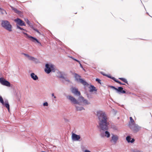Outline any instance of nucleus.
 <instances>
[{"mask_svg": "<svg viewBox=\"0 0 152 152\" xmlns=\"http://www.w3.org/2000/svg\"><path fill=\"white\" fill-rule=\"evenodd\" d=\"M96 115L99 120V125L97 127L99 128L100 136L101 137H106L109 138L110 136V134L107 130L109 128V123L107 121V115L104 112L99 110L96 112Z\"/></svg>", "mask_w": 152, "mask_h": 152, "instance_id": "f257e3e1", "label": "nucleus"}, {"mask_svg": "<svg viewBox=\"0 0 152 152\" xmlns=\"http://www.w3.org/2000/svg\"><path fill=\"white\" fill-rule=\"evenodd\" d=\"M67 97L70 101L72 104H75V106L76 111H81L85 110V109L83 107L80 106L81 104L80 102L77 101L74 97L69 95Z\"/></svg>", "mask_w": 152, "mask_h": 152, "instance_id": "f03ea898", "label": "nucleus"}, {"mask_svg": "<svg viewBox=\"0 0 152 152\" xmlns=\"http://www.w3.org/2000/svg\"><path fill=\"white\" fill-rule=\"evenodd\" d=\"M1 25L3 28L10 32L12 31V28L10 22L7 20H2L1 21Z\"/></svg>", "mask_w": 152, "mask_h": 152, "instance_id": "7ed1b4c3", "label": "nucleus"}, {"mask_svg": "<svg viewBox=\"0 0 152 152\" xmlns=\"http://www.w3.org/2000/svg\"><path fill=\"white\" fill-rule=\"evenodd\" d=\"M45 71L48 74L50 73L51 72H55L54 66L52 64H45Z\"/></svg>", "mask_w": 152, "mask_h": 152, "instance_id": "20e7f679", "label": "nucleus"}, {"mask_svg": "<svg viewBox=\"0 0 152 152\" xmlns=\"http://www.w3.org/2000/svg\"><path fill=\"white\" fill-rule=\"evenodd\" d=\"M57 74L58 78H62L64 79L62 80L63 83H65L66 81L68 83L70 82V81L66 77V74H65L64 72L58 71Z\"/></svg>", "mask_w": 152, "mask_h": 152, "instance_id": "39448f33", "label": "nucleus"}, {"mask_svg": "<svg viewBox=\"0 0 152 152\" xmlns=\"http://www.w3.org/2000/svg\"><path fill=\"white\" fill-rule=\"evenodd\" d=\"M74 76L75 80L77 82L80 83L84 86L88 85V83L85 80L81 78V76L78 74L75 73Z\"/></svg>", "mask_w": 152, "mask_h": 152, "instance_id": "423d86ee", "label": "nucleus"}, {"mask_svg": "<svg viewBox=\"0 0 152 152\" xmlns=\"http://www.w3.org/2000/svg\"><path fill=\"white\" fill-rule=\"evenodd\" d=\"M129 126L134 132H138L141 128V127L135 123H129Z\"/></svg>", "mask_w": 152, "mask_h": 152, "instance_id": "0eeeda50", "label": "nucleus"}, {"mask_svg": "<svg viewBox=\"0 0 152 152\" xmlns=\"http://www.w3.org/2000/svg\"><path fill=\"white\" fill-rule=\"evenodd\" d=\"M23 34L26 36L27 38L30 39L32 42L34 43H37L40 45H42L41 43L39 42L38 40L35 37H33L32 36L29 35L27 33L24 32H22Z\"/></svg>", "mask_w": 152, "mask_h": 152, "instance_id": "6e6552de", "label": "nucleus"}, {"mask_svg": "<svg viewBox=\"0 0 152 152\" xmlns=\"http://www.w3.org/2000/svg\"><path fill=\"white\" fill-rule=\"evenodd\" d=\"M109 87L117 91L120 93L125 94L126 92L125 90H123V88L121 86L118 87L117 88L115 87L112 86H109Z\"/></svg>", "mask_w": 152, "mask_h": 152, "instance_id": "1a4fd4ad", "label": "nucleus"}, {"mask_svg": "<svg viewBox=\"0 0 152 152\" xmlns=\"http://www.w3.org/2000/svg\"><path fill=\"white\" fill-rule=\"evenodd\" d=\"M71 137L72 140L73 141H80L82 140L80 135H77L73 132L72 133Z\"/></svg>", "mask_w": 152, "mask_h": 152, "instance_id": "9d476101", "label": "nucleus"}, {"mask_svg": "<svg viewBox=\"0 0 152 152\" xmlns=\"http://www.w3.org/2000/svg\"><path fill=\"white\" fill-rule=\"evenodd\" d=\"M0 83L2 85L8 87H10L11 86L10 83L2 77L0 78Z\"/></svg>", "mask_w": 152, "mask_h": 152, "instance_id": "9b49d317", "label": "nucleus"}, {"mask_svg": "<svg viewBox=\"0 0 152 152\" xmlns=\"http://www.w3.org/2000/svg\"><path fill=\"white\" fill-rule=\"evenodd\" d=\"M72 92L76 96H80L81 95L80 92L78 91L77 88L75 87H72L71 88Z\"/></svg>", "mask_w": 152, "mask_h": 152, "instance_id": "f8f14e48", "label": "nucleus"}, {"mask_svg": "<svg viewBox=\"0 0 152 152\" xmlns=\"http://www.w3.org/2000/svg\"><path fill=\"white\" fill-rule=\"evenodd\" d=\"M14 21L15 22L18 24L17 25L18 26L20 25L21 26H26L24 22L19 18H17L15 19Z\"/></svg>", "mask_w": 152, "mask_h": 152, "instance_id": "ddd939ff", "label": "nucleus"}, {"mask_svg": "<svg viewBox=\"0 0 152 152\" xmlns=\"http://www.w3.org/2000/svg\"><path fill=\"white\" fill-rule=\"evenodd\" d=\"M118 140V137L117 135L112 134L111 140V141H113L114 143H116Z\"/></svg>", "mask_w": 152, "mask_h": 152, "instance_id": "4468645a", "label": "nucleus"}, {"mask_svg": "<svg viewBox=\"0 0 152 152\" xmlns=\"http://www.w3.org/2000/svg\"><path fill=\"white\" fill-rule=\"evenodd\" d=\"M126 140L128 143H133L135 141L134 139V138L132 139L130 136H127Z\"/></svg>", "mask_w": 152, "mask_h": 152, "instance_id": "2eb2a0df", "label": "nucleus"}, {"mask_svg": "<svg viewBox=\"0 0 152 152\" xmlns=\"http://www.w3.org/2000/svg\"><path fill=\"white\" fill-rule=\"evenodd\" d=\"M80 98L85 105H88L90 104V102L87 99H85L82 96H81Z\"/></svg>", "mask_w": 152, "mask_h": 152, "instance_id": "dca6fc26", "label": "nucleus"}, {"mask_svg": "<svg viewBox=\"0 0 152 152\" xmlns=\"http://www.w3.org/2000/svg\"><path fill=\"white\" fill-rule=\"evenodd\" d=\"M31 78L34 80H36L38 79V77L37 75L34 73H32L30 74Z\"/></svg>", "mask_w": 152, "mask_h": 152, "instance_id": "f3484780", "label": "nucleus"}, {"mask_svg": "<svg viewBox=\"0 0 152 152\" xmlns=\"http://www.w3.org/2000/svg\"><path fill=\"white\" fill-rule=\"evenodd\" d=\"M89 88L90 89L89 91L91 92L94 91H96L97 90L96 88L93 85H91Z\"/></svg>", "mask_w": 152, "mask_h": 152, "instance_id": "a211bd4d", "label": "nucleus"}, {"mask_svg": "<svg viewBox=\"0 0 152 152\" xmlns=\"http://www.w3.org/2000/svg\"><path fill=\"white\" fill-rule=\"evenodd\" d=\"M4 105L7 109L8 111H10V105L7 100H6L4 102V104H2Z\"/></svg>", "mask_w": 152, "mask_h": 152, "instance_id": "6ab92c4d", "label": "nucleus"}, {"mask_svg": "<svg viewBox=\"0 0 152 152\" xmlns=\"http://www.w3.org/2000/svg\"><path fill=\"white\" fill-rule=\"evenodd\" d=\"M10 7L12 10H14L15 13L18 14H20L21 13V12L17 10L16 8H14L13 7L11 6H10Z\"/></svg>", "mask_w": 152, "mask_h": 152, "instance_id": "aec40b11", "label": "nucleus"}, {"mask_svg": "<svg viewBox=\"0 0 152 152\" xmlns=\"http://www.w3.org/2000/svg\"><path fill=\"white\" fill-rule=\"evenodd\" d=\"M119 79L121 80V81L127 84L128 85V81L127 80L124 78L123 77H120L119 78Z\"/></svg>", "mask_w": 152, "mask_h": 152, "instance_id": "412c9836", "label": "nucleus"}, {"mask_svg": "<svg viewBox=\"0 0 152 152\" xmlns=\"http://www.w3.org/2000/svg\"><path fill=\"white\" fill-rule=\"evenodd\" d=\"M105 76L110 78V79L113 80L114 81L115 80V79H116L114 77L111 76V75H110L106 74Z\"/></svg>", "mask_w": 152, "mask_h": 152, "instance_id": "4be33fe9", "label": "nucleus"}, {"mask_svg": "<svg viewBox=\"0 0 152 152\" xmlns=\"http://www.w3.org/2000/svg\"><path fill=\"white\" fill-rule=\"evenodd\" d=\"M28 58L30 60L34 61H35V60H37V59L35 58L34 57L30 56H29Z\"/></svg>", "mask_w": 152, "mask_h": 152, "instance_id": "5701e85b", "label": "nucleus"}, {"mask_svg": "<svg viewBox=\"0 0 152 152\" xmlns=\"http://www.w3.org/2000/svg\"><path fill=\"white\" fill-rule=\"evenodd\" d=\"M131 151L132 152H143L142 151L137 149H132L131 150Z\"/></svg>", "mask_w": 152, "mask_h": 152, "instance_id": "b1692460", "label": "nucleus"}, {"mask_svg": "<svg viewBox=\"0 0 152 152\" xmlns=\"http://www.w3.org/2000/svg\"><path fill=\"white\" fill-rule=\"evenodd\" d=\"M16 28L17 29H19L21 30H24V31H26V30L25 29H23V28L21 27L20 26H19L18 25H17V24H16Z\"/></svg>", "mask_w": 152, "mask_h": 152, "instance_id": "393cba45", "label": "nucleus"}, {"mask_svg": "<svg viewBox=\"0 0 152 152\" xmlns=\"http://www.w3.org/2000/svg\"><path fill=\"white\" fill-rule=\"evenodd\" d=\"M115 82L118 83L120 85H125V84L124 83H122L120 81H118V80H116V79H115V80L114 81Z\"/></svg>", "mask_w": 152, "mask_h": 152, "instance_id": "a878e982", "label": "nucleus"}, {"mask_svg": "<svg viewBox=\"0 0 152 152\" xmlns=\"http://www.w3.org/2000/svg\"><path fill=\"white\" fill-rule=\"evenodd\" d=\"M0 102L2 104H4V101L2 97V96H0Z\"/></svg>", "mask_w": 152, "mask_h": 152, "instance_id": "bb28decb", "label": "nucleus"}, {"mask_svg": "<svg viewBox=\"0 0 152 152\" xmlns=\"http://www.w3.org/2000/svg\"><path fill=\"white\" fill-rule=\"evenodd\" d=\"M96 81L98 83L101 84V80L100 79L98 78H96Z\"/></svg>", "mask_w": 152, "mask_h": 152, "instance_id": "cd10ccee", "label": "nucleus"}, {"mask_svg": "<svg viewBox=\"0 0 152 152\" xmlns=\"http://www.w3.org/2000/svg\"><path fill=\"white\" fill-rule=\"evenodd\" d=\"M70 58H71L72 59H73L74 60L77 62L78 63H80V61H79L78 60L73 58L72 57H71Z\"/></svg>", "mask_w": 152, "mask_h": 152, "instance_id": "c85d7f7f", "label": "nucleus"}, {"mask_svg": "<svg viewBox=\"0 0 152 152\" xmlns=\"http://www.w3.org/2000/svg\"><path fill=\"white\" fill-rule=\"evenodd\" d=\"M25 20L28 24H28H30V22H29V20H28V19H25Z\"/></svg>", "mask_w": 152, "mask_h": 152, "instance_id": "c756f323", "label": "nucleus"}, {"mask_svg": "<svg viewBox=\"0 0 152 152\" xmlns=\"http://www.w3.org/2000/svg\"><path fill=\"white\" fill-rule=\"evenodd\" d=\"M129 118L131 123H133L134 122V120L132 118V117H131Z\"/></svg>", "mask_w": 152, "mask_h": 152, "instance_id": "7c9ffc66", "label": "nucleus"}, {"mask_svg": "<svg viewBox=\"0 0 152 152\" xmlns=\"http://www.w3.org/2000/svg\"><path fill=\"white\" fill-rule=\"evenodd\" d=\"M35 31L37 32L39 34H40V32L37 29H36L34 28L33 29Z\"/></svg>", "mask_w": 152, "mask_h": 152, "instance_id": "2f4dec72", "label": "nucleus"}, {"mask_svg": "<svg viewBox=\"0 0 152 152\" xmlns=\"http://www.w3.org/2000/svg\"><path fill=\"white\" fill-rule=\"evenodd\" d=\"M43 105L44 106H48V103L47 102H44L43 104Z\"/></svg>", "mask_w": 152, "mask_h": 152, "instance_id": "473e14b6", "label": "nucleus"}, {"mask_svg": "<svg viewBox=\"0 0 152 152\" xmlns=\"http://www.w3.org/2000/svg\"><path fill=\"white\" fill-rule=\"evenodd\" d=\"M28 25L32 29H33V28H34L33 25L31 23H30V24H28Z\"/></svg>", "mask_w": 152, "mask_h": 152, "instance_id": "72a5a7b5", "label": "nucleus"}, {"mask_svg": "<svg viewBox=\"0 0 152 152\" xmlns=\"http://www.w3.org/2000/svg\"><path fill=\"white\" fill-rule=\"evenodd\" d=\"M87 97L89 99L91 98H92L91 95H89L88 94L87 95Z\"/></svg>", "mask_w": 152, "mask_h": 152, "instance_id": "f704fd0d", "label": "nucleus"}, {"mask_svg": "<svg viewBox=\"0 0 152 152\" xmlns=\"http://www.w3.org/2000/svg\"><path fill=\"white\" fill-rule=\"evenodd\" d=\"M25 56H26L28 58H29V56H29L27 54H26V53H23V54Z\"/></svg>", "mask_w": 152, "mask_h": 152, "instance_id": "c9c22d12", "label": "nucleus"}, {"mask_svg": "<svg viewBox=\"0 0 152 152\" xmlns=\"http://www.w3.org/2000/svg\"><path fill=\"white\" fill-rule=\"evenodd\" d=\"M100 73L102 75H103L104 76H106V74H104V73L103 72H101Z\"/></svg>", "mask_w": 152, "mask_h": 152, "instance_id": "e433bc0d", "label": "nucleus"}, {"mask_svg": "<svg viewBox=\"0 0 152 152\" xmlns=\"http://www.w3.org/2000/svg\"><path fill=\"white\" fill-rule=\"evenodd\" d=\"M80 64V67L82 68V69H83V70H84V69L83 68V66L80 63H80H79Z\"/></svg>", "mask_w": 152, "mask_h": 152, "instance_id": "4c0bfd02", "label": "nucleus"}, {"mask_svg": "<svg viewBox=\"0 0 152 152\" xmlns=\"http://www.w3.org/2000/svg\"><path fill=\"white\" fill-rule=\"evenodd\" d=\"M84 152H91L88 150L86 149L84 151Z\"/></svg>", "mask_w": 152, "mask_h": 152, "instance_id": "58836bf2", "label": "nucleus"}, {"mask_svg": "<svg viewBox=\"0 0 152 152\" xmlns=\"http://www.w3.org/2000/svg\"><path fill=\"white\" fill-rule=\"evenodd\" d=\"M0 11H4V10L3 9L0 8Z\"/></svg>", "mask_w": 152, "mask_h": 152, "instance_id": "ea45409f", "label": "nucleus"}, {"mask_svg": "<svg viewBox=\"0 0 152 152\" xmlns=\"http://www.w3.org/2000/svg\"><path fill=\"white\" fill-rule=\"evenodd\" d=\"M5 12V11L4 10V11H0V12H1V13L2 14H4V13H3V12Z\"/></svg>", "mask_w": 152, "mask_h": 152, "instance_id": "a19ab883", "label": "nucleus"}, {"mask_svg": "<svg viewBox=\"0 0 152 152\" xmlns=\"http://www.w3.org/2000/svg\"><path fill=\"white\" fill-rule=\"evenodd\" d=\"M51 95L53 97L54 96V93H52L51 94Z\"/></svg>", "mask_w": 152, "mask_h": 152, "instance_id": "79ce46f5", "label": "nucleus"}, {"mask_svg": "<svg viewBox=\"0 0 152 152\" xmlns=\"http://www.w3.org/2000/svg\"><path fill=\"white\" fill-rule=\"evenodd\" d=\"M53 97H54V98H55V99H56V96H53Z\"/></svg>", "mask_w": 152, "mask_h": 152, "instance_id": "37998d69", "label": "nucleus"}, {"mask_svg": "<svg viewBox=\"0 0 152 152\" xmlns=\"http://www.w3.org/2000/svg\"><path fill=\"white\" fill-rule=\"evenodd\" d=\"M121 106L122 107H123L124 106V105H121Z\"/></svg>", "mask_w": 152, "mask_h": 152, "instance_id": "c03bdc74", "label": "nucleus"}, {"mask_svg": "<svg viewBox=\"0 0 152 152\" xmlns=\"http://www.w3.org/2000/svg\"><path fill=\"white\" fill-rule=\"evenodd\" d=\"M146 13H147V14H148V15H149V14H148V12H146Z\"/></svg>", "mask_w": 152, "mask_h": 152, "instance_id": "a18cd8bd", "label": "nucleus"}]
</instances>
